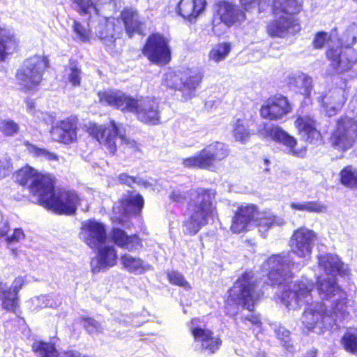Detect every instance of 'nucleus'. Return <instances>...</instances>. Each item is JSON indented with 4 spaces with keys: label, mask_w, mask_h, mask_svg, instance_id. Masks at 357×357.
<instances>
[{
    "label": "nucleus",
    "mask_w": 357,
    "mask_h": 357,
    "mask_svg": "<svg viewBox=\"0 0 357 357\" xmlns=\"http://www.w3.org/2000/svg\"><path fill=\"white\" fill-rule=\"evenodd\" d=\"M112 0H70L73 8L80 15H89L91 31L106 45H112L119 38L122 27L119 20L100 16L98 7Z\"/></svg>",
    "instance_id": "1"
},
{
    "label": "nucleus",
    "mask_w": 357,
    "mask_h": 357,
    "mask_svg": "<svg viewBox=\"0 0 357 357\" xmlns=\"http://www.w3.org/2000/svg\"><path fill=\"white\" fill-rule=\"evenodd\" d=\"M188 195L189 218L184 222L183 231L186 234H195L217 215L215 202L216 192L211 189L199 188L190 190Z\"/></svg>",
    "instance_id": "2"
},
{
    "label": "nucleus",
    "mask_w": 357,
    "mask_h": 357,
    "mask_svg": "<svg viewBox=\"0 0 357 357\" xmlns=\"http://www.w3.org/2000/svg\"><path fill=\"white\" fill-rule=\"evenodd\" d=\"M268 270L266 284L271 287H276L280 291L278 297L286 306L289 305L288 298L290 296V275L289 273V264L284 257L275 255L268 257L264 264Z\"/></svg>",
    "instance_id": "3"
},
{
    "label": "nucleus",
    "mask_w": 357,
    "mask_h": 357,
    "mask_svg": "<svg viewBox=\"0 0 357 357\" xmlns=\"http://www.w3.org/2000/svg\"><path fill=\"white\" fill-rule=\"evenodd\" d=\"M251 222L259 227V232L264 233L275 223V217L270 211H259L253 204L241 206L233 218L231 230L234 233H241ZM262 236L264 237V234Z\"/></svg>",
    "instance_id": "4"
},
{
    "label": "nucleus",
    "mask_w": 357,
    "mask_h": 357,
    "mask_svg": "<svg viewBox=\"0 0 357 357\" xmlns=\"http://www.w3.org/2000/svg\"><path fill=\"white\" fill-rule=\"evenodd\" d=\"M202 79V74L197 71H168L164 76L163 82L167 87L180 91L182 100L188 101L196 96Z\"/></svg>",
    "instance_id": "5"
},
{
    "label": "nucleus",
    "mask_w": 357,
    "mask_h": 357,
    "mask_svg": "<svg viewBox=\"0 0 357 357\" xmlns=\"http://www.w3.org/2000/svg\"><path fill=\"white\" fill-rule=\"evenodd\" d=\"M48 66L49 61L46 56L34 55L26 59L16 74L19 84L27 90L36 89Z\"/></svg>",
    "instance_id": "6"
},
{
    "label": "nucleus",
    "mask_w": 357,
    "mask_h": 357,
    "mask_svg": "<svg viewBox=\"0 0 357 357\" xmlns=\"http://www.w3.org/2000/svg\"><path fill=\"white\" fill-rule=\"evenodd\" d=\"M15 179L20 185H27L38 203L47 190H50L52 188V180L50 176L39 172L29 165L19 169L15 174Z\"/></svg>",
    "instance_id": "7"
},
{
    "label": "nucleus",
    "mask_w": 357,
    "mask_h": 357,
    "mask_svg": "<svg viewBox=\"0 0 357 357\" xmlns=\"http://www.w3.org/2000/svg\"><path fill=\"white\" fill-rule=\"evenodd\" d=\"M228 155V146L216 141L206 145L197 155L183 159V165L188 168L209 169L215 162L222 160Z\"/></svg>",
    "instance_id": "8"
},
{
    "label": "nucleus",
    "mask_w": 357,
    "mask_h": 357,
    "mask_svg": "<svg viewBox=\"0 0 357 357\" xmlns=\"http://www.w3.org/2000/svg\"><path fill=\"white\" fill-rule=\"evenodd\" d=\"M214 9L212 29L218 36L222 34L226 27L240 23L245 18V13L238 7L227 1H219Z\"/></svg>",
    "instance_id": "9"
},
{
    "label": "nucleus",
    "mask_w": 357,
    "mask_h": 357,
    "mask_svg": "<svg viewBox=\"0 0 357 357\" xmlns=\"http://www.w3.org/2000/svg\"><path fill=\"white\" fill-rule=\"evenodd\" d=\"M79 199L75 192L62 191L55 193L54 185L40 198L39 204L58 213L73 214Z\"/></svg>",
    "instance_id": "10"
},
{
    "label": "nucleus",
    "mask_w": 357,
    "mask_h": 357,
    "mask_svg": "<svg viewBox=\"0 0 357 357\" xmlns=\"http://www.w3.org/2000/svg\"><path fill=\"white\" fill-rule=\"evenodd\" d=\"M252 275L248 272H244L238 278L234 287L237 284L239 292L236 297L233 296L231 292L229 294V298L233 302H237L241 304L250 312H253L255 306L258 301L262 297L263 292L256 289L257 284L252 280Z\"/></svg>",
    "instance_id": "11"
},
{
    "label": "nucleus",
    "mask_w": 357,
    "mask_h": 357,
    "mask_svg": "<svg viewBox=\"0 0 357 357\" xmlns=\"http://www.w3.org/2000/svg\"><path fill=\"white\" fill-rule=\"evenodd\" d=\"M356 138L357 122L346 116L337 120L336 128L331 137V143L335 149L344 152L354 146Z\"/></svg>",
    "instance_id": "12"
},
{
    "label": "nucleus",
    "mask_w": 357,
    "mask_h": 357,
    "mask_svg": "<svg viewBox=\"0 0 357 357\" xmlns=\"http://www.w3.org/2000/svg\"><path fill=\"white\" fill-rule=\"evenodd\" d=\"M88 130L90 135L99 142L107 153L112 155L115 154L122 132L114 121H112L108 126L91 125Z\"/></svg>",
    "instance_id": "13"
},
{
    "label": "nucleus",
    "mask_w": 357,
    "mask_h": 357,
    "mask_svg": "<svg viewBox=\"0 0 357 357\" xmlns=\"http://www.w3.org/2000/svg\"><path fill=\"white\" fill-rule=\"evenodd\" d=\"M144 206V199L137 193L124 195L113 206L112 220L124 225L126 218L130 215L139 213Z\"/></svg>",
    "instance_id": "14"
},
{
    "label": "nucleus",
    "mask_w": 357,
    "mask_h": 357,
    "mask_svg": "<svg viewBox=\"0 0 357 357\" xmlns=\"http://www.w3.org/2000/svg\"><path fill=\"white\" fill-rule=\"evenodd\" d=\"M143 52L149 61L160 66H165L171 60L169 41L160 34H153L149 37Z\"/></svg>",
    "instance_id": "15"
},
{
    "label": "nucleus",
    "mask_w": 357,
    "mask_h": 357,
    "mask_svg": "<svg viewBox=\"0 0 357 357\" xmlns=\"http://www.w3.org/2000/svg\"><path fill=\"white\" fill-rule=\"evenodd\" d=\"M274 20L268 26L271 36L283 37L290 27V0H273Z\"/></svg>",
    "instance_id": "16"
},
{
    "label": "nucleus",
    "mask_w": 357,
    "mask_h": 357,
    "mask_svg": "<svg viewBox=\"0 0 357 357\" xmlns=\"http://www.w3.org/2000/svg\"><path fill=\"white\" fill-rule=\"evenodd\" d=\"M26 283V276L15 277L10 287L0 281V306L7 312L16 314L20 308V291Z\"/></svg>",
    "instance_id": "17"
},
{
    "label": "nucleus",
    "mask_w": 357,
    "mask_h": 357,
    "mask_svg": "<svg viewBox=\"0 0 357 357\" xmlns=\"http://www.w3.org/2000/svg\"><path fill=\"white\" fill-rule=\"evenodd\" d=\"M133 105L130 112L134 113L139 121L150 126L160 123V110L157 99L150 97L135 99Z\"/></svg>",
    "instance_id": "18"
},
{
    "label": "nucleus",
    "mask_w": 357,
    "mask_h": 357,
    "mask_svg": "<svg viewBox=\"0 0 357 357\" xmlns=\"http://www.w3.org/2000/svg\"><path fill=\"white\" fill-rule=\"evenodd\" d=\"M98 96L100 103L120 109L129 112L133 108L135 98L116 89L100 91Z\"/></svg>",
    "instance_id": "19"
},
{
    "label": "nucleus",
    "mask_w": 357,
    "mask_h": 357,
    "mask_svg": "<svg viewBox=\"0 0 357 357\" xmlns=\"http://www.w3.org/2000/svg\"><path fill=\"white\" fill-rule=\"evenodd\" d=\"M80 238L89 245H101L106 242L107 235L103 223L96 220L82 222Z\"/></svg>",
    "instance_id": "20"
},
{
    "label": "nucleus",
    "mask_w": 357,
    "mask_h": 357,
    "mask_svg": "<svg viewBox=\"0 0 357 357\" xmlns=\"http://www.w3.org/2000/svg\"><path fill=\"white\" fill-rule=\"evenodd\" d=\"M327 57L331 61V65L337 73H343L350 70L357 61V56L352 49L344 51L340 47L329 49Z\"/></svg>",
    "instance_id": "21"
},
{
    "label": "nucleus",
    "mask_w": 357,
    "mask_h": 357,
    "mask_svg": "<svg viewBox=\"0 0 357 357\" xmlns=\"http://www.w3.org/2000/svg\"><path fill=\"white\" fill-rule=\"evenodd\" d=\"M95 256L90 261L91 271L96 274L109 269L117 263V253L114 247H96Z\"/></svg>",
    "instance_id": "22"
},
{
    "label": "nucleus",
    "mask_w": 357,
    "mask_h": 357,
    "mask_svg": "<svg viewBox=\"0 0 357 357\" xmlns=\"http://www.w3.org/2000/svg\"><path fill=\"white\" fill-rule=\"evenodd\" d=\"M288 112V100L282 96H275L266 100L260 110L261 116L270 120L280 119Z\"/></svg>",
    "instance_id": "23"
},
{
    "label": "nucleus",
    "mask_w": 357,
    "mask_h": 357,
    "mask_svg": "<svg viewBox=\"0 0 357 357\" xmlns=\"http://www.w3.org/2000/svg\"><path fill=\"white\" fill-rule=\"evenodd\" d=\"M190 333L195 340L200 342L201 349L209 354H215L222 346V341L220 336L206 328L192 327Z\"/></svg>",
    "instance_id": "24"
},
{
    "label": "nucleus",
    "mask_w": 357,
    "mask_h": 357,
    "mask_svg": "<svg viewBox=\"0 0 357 357\" xmlns=\"http://www.w3.org/2000/svg\"><path fill=\"white\" fill-rule=\"evenodd\" d=\"M312 90V79L310 77L301 73H297L291 77V91L296 96L304 98V103L311 102L310 94Z\"/></svg>",
    "instance_id": "25"
},
{
    "label": "nucleus",
    "mask_w": 357,
    "mask_h": 357,
    "mask_svg": "<svg viewBox=\"0 0 357 357\" xmlns=\"http://www.w3.org/2000/svg\"><path fill=\"white\" fill-rule=\"evenodd\" d=\"M295 126L300 135L310 143L321 139V134L316 128V122L310 116H299L295 121Z\"/></svg>",
    "instance_id": "26"
},
{
    "label": "nucleus",
    "mask_w": 357,
    "mask_h": 357,
    "mask_svg": "<svg viewBox=\"0 0 357 357\" xmlns=\"http://www.w3.org/2000/svg\"><path fill=\"white\" fill-rule=\"evenodd\" d=\"M206 4V0H180L178 13L183 18L192 21L204 10Z\"/></svg>",
    "instance_id": "27"
},
{
    "label": "nucleus",
    "mask_w": 357,
    "mask_h": 357,
    "mask_svg": "<svg viewBox=\"0 0 357 357\" xmlns=\"http://www.w3.org/2000/svg\"><path fill=\"white\" fill-rule=\"evenodd\" d=\"M318 264L325 271L331 275L344 276L347 274V269L338 257L332 254H323L318 256Z\"/></svg>",
    "instance_id": "28"
},
{
    "label": "nucleus",
    "mask_w": 357,
    "mask_h": 357,
    "mask_svg": "<svg viewBox=\"0 0 357 357\" xmlns=\"http://www.w3.org/2000/svg\"><path fill=\"white\" fill-rule=\"evenodd\" d=\"M344 93V90L338 89L323 98V105L328 116H335L342 108L347 100Z\"/></svg>",
    "instance_id": "29"
},
{
    "label": "nucleus",
    "mask_w": 357,
    "mask_h": 357,
    "mask_svg": "<svg viewBox=\"0 0 357 357\" xmlns=\"http://www.w3.org/2000/svg\"><path fill=\"white\" fill-rule=\"evenodd\" d=\"M121 261L124 269L135 274H144L153 269L151 265L144 263L140 258L133 257L127 254L121 256Z\"/></svg>",
    "instance_id": "30"
},
{
    "label": "nucleus",
    "mask_w": 357,
    "mask_h": 357,
    "mask_svg": "<svg viewBox=\"0 0 357 357\" xmlns=\"http://www.w3.org/2000/svg\"><path fill=\"white\" fill-rule=\"evenodd\" d=\"M121 19L124 24L126 31L129 37H132L134 33L139 32L141 22L136 10L132 8L124 9L121 13Z\"/></svg>",
    "instance_id": "31"
},
{
    "label": "nucleus",
    "mask_w": 357,
    "mask_h": 357,
    "mask_svg": "<svg viewBox=\"0 0 357 357\" xmlns=\"http://www.w3.org/2000/svg\"><path fill=\"white\" fill-rule=\"evenodd\" d=\"M18 40L13 31L0 28V61H3L6 56L16 48Z\"/></svg>",
    "instance_id": "32"
},
{
    "label": "nucleus",
    "mask_w": 357,
    "mask_h": 357,
    "mask_svg": "<svg viewBox=\"0 0 357 357\" xmlns=\"http://www.w3.org/2000/svg\"><path fill=\"white\" fill-rule=\"evenodd\" d=\"M31 351L37 357H59L61 354L54 343L41 340L33 342Z\"/></svg>",
    "instance_id": "33"
},
{
    "label": "nucleus",
    "mask_w": 357,
    "mask_h": 357,
    "mask_svg": "<svg viewBox=\"0 0 357 357\" xmlns=\"http://www.w3.org/2000/svg\"><path fill=\"white\" fill-rule=\"evenodd\" d=\"M316 287L319 294L324 295L326 298L334 296L336 294L342 291L335 278L325 279L317 278Z\"/></svg>",
    "instance_id": "34"
},
{
    "label": "nucleus",
    "mask_w": 357,
    "mask_h": 357,
    "mask_svg": "<svg viewBox=\"0 0 357 357\" xmlns=\"http://www.w3.org/2000/svg\"><path fill=\"white\" fill-rule=\"evenodd\" d=\"M10 226L8 221L6 219H1L0 221V239L7 243H17L21 239L24 238V234L21 229H15L12 235H8Z\"/></svg>",
    "instance_id": "35"
},
{
    "label": "nucleus",
    "mask_w": 357,
    "mask_h": 357,
    "mask_svg": "<svg viewBox=\"0 0 357 357\" xmlns=\"http://www.w3.org/2000/svg\"><path fill=\"white\" fill-rule=\"evenodd\" d=\"M231 50L229 43H220L214 45L208 53V59L215 63L225 60Z\"/></svg>",
    "instance_id": "36"
},
{
    "label": "nucleus",
    "mask_w": 357,
    "mask_h": 357,
    "mask_svg": "<svg viewBox=\"0 0 357 357\" xmlns=\"http://www.w3.org/2000/svg\"><path fill=\"white\" fill-rule=\"evenodd\" d=\"M109 236L117 245L138 243V238L136 236H128L123 230L119 228H113Z\"/></svg>",
    "instance_id": "37"
},
{
    "label": "nucleus",
    "mask_w": 357,
    "mask_h": 357,
    "mask_svg": "<svg viewBox=\"0 0 357 357\" xmlns=\"http://www.w3.org/2000/svg\"><path fill=\"white\" fill-rule=\"evenodd\" d=\"M340 181L342 185L357 190V169L352 166L345 167L340 172Z\"/></svg>",
    "instance_id": "38"
},
{
    "label": "nucleus",
    "mask_w": 357,
    "mask_h": 357,
    "mask_svg": "<svg viewBox=\"0 0 357 357\" xmlns=\"http://www.w3.org/2000/svg\"><path fill=\"white\" fill-rule=\"evenodd\" d=\"M248 123L245 119H237L233 126V134L236 139L245 143L250 137Z\"/></svg>",
    "instance_id": "39"
},
{
    "label": "nucleus",
    "mask_w": 357,
    "mask_h": 357,
    "mask_svg": "<svg viewBox=\"0 0 357 357\" xmlns=\"http://www.w3.org/2000/svg\"><path fill=\"white\" fill-rule=\"evenodd\" d=\"M24 146H26V149L29 153L31 154L34 157L49 161H57L59 160V157L56 154L53 152H50L45 149L37 147L28 142L24 143Z\"/></svg>",
    "instance_id": "40"
},
{
    "label": "nucleus",
    "mask_w": 357,
    "mask_h": 357,
    "mask_svg": "<svg viewBox=\"0 0 357 357\" xmlns=\"http://www.w3.org/2000/svg\"><path fill=\"white\" fill-rule=\"evenodd\" d=\"M293 237L297 245H310L316 239V234L312 230L300 228L294 233Z\"/></svg>",
    "instance_id": "41"
},
{
    "label": "nucleus",
    "mask_w": 357,
    "mask_h": 357,
    "mask_svg": "<svg viewBox=\"0 0 357 357\" xmlns=\"http://www.w3.org/2000/svg\"><path fill=\"white\" fill-rule=\"evenodd\" d=\"M51 137L52 139L56 142L69 144L75 141L77 132H68V131L66 132L63 129L54 126L51 130Z\"/></svg>",
    "instance_id": "42"
},
{
    "label": "nucleus",
    "mask_w": 357,
    "mask_h": 357,
    "mask_svg": "<svg viewBox=\"0 0 357 357\" xmlns=\"http://www.w3.org/2000/svg\"><path fill=\"white\" fill-rule=\"evenodd\" d=\"M291 208L299 211L317 213H326L327 211V206L319 202H305L299 204H291Z\"/></svg>",
    "instance_id": "43"
},
{
    "label": "nucleus",
    "mask_w": 357,
    "mask_h": 357,
    "mask_svg": "<svg viewBox=\"0 0 357 357\" xmlns=\"http://www.w3.org/2000/svg\"><path fill=\"white\" fill-rule=\"evenodd\" d=\"M344 349L351 354H357V333L346 332L340 340Z\"/></svg>",
    "instance_id": "44"
},
{
    "label": "nucleus",
    "mask_w": 357,
    "mask_h": 357,
    "mask_svg": "<svg viewBox=\"0 0 357 357\" xmlns=\"http://www.w3.org/2000/svg\"><path fill=\"white\" fill-rule=\"evenodd\" d=\"M79 321L89 335L102 332L101 324L92 317L82 316L79 319Z\"/></svg>",
    "instance_id": "45"
},
{
    "label": "nucleus",
    "mask_w": 357,
    "mask_h": 357,
    "mask_svg": "<svg viewBox=\"0 0 357 357\" xmlns=\"http://www.w3.org/2000/svg\"><path fill=\"white\" fill-rule=\"evenodd\" d=\"M320 312L317 310L306 308L303 313V322L305 328L312 330L316 327L320 318Z\"/></svg>",
    "instance_id": "46"
},
{
    "label": "nucleus",
    "mask_w": 357,
    "mask_h": 357,
    "mask_svg": "<svg viewBox=\"0 0 357 357\" xmlns=\"http://www.w3.org/2000/svg\"><path fill=\"white\" fill-rule=\"evenodd\" d=\"M167 278L169 282L175 286L183 288L184 289L189 290L191 286L189 282L185 280L183 275L177 271H168L166 273Z\"/></svg>",
    "instance_id": "47"
},
{
    "label": "nucleus",
    "mask_w": 357,
    "mask_h": 357,
    "mask_svg": "<svg viewBox=\"0 0 357 357\" xmlns=\"http://www.w3.org/2000/svg\"><path fill=\"white\" fill-rule=\"evenodd\" d=\"M341 43L347 47H350L357 42V24H350L344 31L340 38Z\"/></svg>",
    "instance_id": "48"
},
{
    "label": "nucleus",
    "mask_w": 357,
    "mask_h": 357,
    "mask_svg": "<svg viewBox=\"0 0 357 357\" xmlns=\"http://www.w3.org/2000/svg\"><path fill=\"white\" fill-rule=\"evenodd\" d=\"M73 29V32L76 35V37L83 42L89 40L91 34L93 33V31H91V27L89 26V22L87 23L86 28L81 22H77V20H74Z\"/></svg>",
    "instance_id": "49"
},
{
    "label": "nucleus",
    "mask_w": 357,
    "mask_h": 357,
    "mask_svg": "<svg viewBox=\"0 0 357 357\" xmlns=\"http://www.w3.org/2000/svg\"><path fill=\"white\" fill-rule=\"evenodd\" d=\"M19 130L18 124L11 119H3L0 121V131L6 136H13Z\"/></svg>",
    "instance_id": "50"
},
{
    "label": "nucleus",
    "mask_w": 357,
    "mask_h": 357,
    "mask_svg": "<svg viewBox=\"0 0 357 357\" xmlns=\"http://www.w3.org/2000/svg\"><path fill=\"white\" fill-rule=\"evenodd\" d=\"M271 138L287 146H289L290 144V137L289 134L278 126L273 127V131Z\"/></svg>",
    "instance_id": "51"
},
{
    "label": "nucleus",
    "mask_w": 357,
    "mask_h": 357,
    "mask_svg": "<svg viewBox=\"0 0 357 357\" xmlns=\"http://www.w3.org/2000/svg\"><path fill=\"white\" fill-rule=\"evenodd\" d=\"M67 71L68 74V80L72 85L74 86H79L81 81V70L75 65L70 64Z\"/></svg>",
    "instance_id": "52"
},
{
    "label": "nucleus",
    "mask_w": 357,
    "mask_h": 357,
    "mask_svg": "<svg viewBox=\"0 0 357 357\" xmlns=\"http://www.w3.org/2000/svg\"><path fill=\"white\" fill-rule=\"evenodd\" d=\"M186 194L187 192L183 188L179 186L172 190L169 195V198L175 202L182 203L186 199Z\"/></svg>",
    "instance_id": "53"
},
{
    "label": "nucleus",
    "mask_w": 357,
    "mask_h": 357,
    "mask_svg": "<svg viewBox=\"0 0 357 357\" xmlns=\"http://www.w3.org/2000/svg\"><path fill=\"white\" fill-rule=\"evenodd\" d=\"M56 127L63 129L68 132H77V121L74 118H69L59 122Z\"/></svg>",
    "instance_id": "54"
},
{
    "label": "nucleus",
    "mask_w": 357,
    "mask_h": 357,
    "mask_svg": "<svg viewBox=\"0 0 357 357\" xmlns=\"http://www.w3.org/2000/svg\"><path fill=\"white\" fill-rule=\"evenodd\" d=\"M273 127L267 125L265 123H261L258 125L257 133L263 138H271L273 131Z\"/></svg>",
    "instance_id": "55"
},
{
    "label": "nucleus",
    "mask_w": 357,
    "mask_h": 357,
    "mask_svg": "<svg viewBox=\"0 0 357 357\" xmlns=\"http://www.w3.org/2000/svg\"><path fill=\"white\" fill-rule=\"evenodd\" d=\"M241 4L245 10H249L254 8L257 3L259 6V10L264 6L267 4V0H239Z\"/></svg>",
    "instance_id": "56"
},
{
    "label": "nucleus",
    "mask_w": 357,
    "mask_h": 357,
    "mask_svg": "<svg viewBox=\"0 0 357 357\" xmlns=\"http://www.w3.org/2000/svg\"><path fill=\"white\" fill-rule=\"evenodd\" d=\"M296 139L291 136V153L294 155L303 158L306 153V147L301 145V147H297Z\"/></svg>",
    "instance_id": "57"
},
{
    "label": "nucleus",
    "mask_w": 357,
    "mask_h": 357,
    "mask_svg": "<svg viewBox=\"0 0 357 357\" xmlns=\"http://www.w3.org/2000/svg\"><path fill=\"white\" fill-rule=\"evenodd\" d=\"M327 40V33L324 31L319 32L316 34L313 40V45L315 48H321L324 47Z\"/></svg>",
    "instance_id": "58"
},
{
    "label": "nucleus",
    "mask_w": 357,
    "mask_h": 357,
    "mask_svg": "<svg viewBox=\"0 0 357 357\" xmlns=\"http://www.w3.org/2000/svg\"><path fill=\"white\" fill-rule=\"evenodd\" d=\"M38 116L36 118L38 121H43L45 124H52L54 122V116L48 113L38 111Z\"/></svg>",
    "instance_id": "59"
},
{
    "label": "nucleus",
    "mask_w": 357,
    "mask_h": 357,
    "mask_svg": "<svg viewBox=\"0 0 357 357\" xmlns=\"http://www.w3.org/2000/svg\"><path fill=\"white\" fill-rule=\"evenodd\" d=\"M242 321L245 322L247 321H250L252 325H255L257 327H260L261 326V321L260 317L258 314H252L250 316H245L242 317Z\"/></svg>",
    "instance_id": "60"
},
{
    "label": "nucleus",
    "mask_w": 357,
    "mask_h": 357,
    "mask_svg": "<svg viewBox=\"0 0 357 357\" xmlns=\"http://www.w3.org/2000/svg\"><path fill=\"white\" fill-rule=\"evenodd\" d=\"M119 181L121 183L126 184L128 186H131L132 184L136 183V178L133 176H130L126 174H121L119 176Z\"/></svg>",
    "instance_id": "61"
},
{
    "label": "nucleus",
    "mask_w": 357,
    "mask_h": 357,
    "mask_svg": "<svg viewBox=\"0 0 357 357\" xmlns=\"http://www.w3.org/2000/svg\"><path fill=\"white\" fill-rule=\"evenodd\" d=\"M120 141L123 144H125L128 148L137 147L136 142L130 138H128L125 135L123 134V132H121V135H120Z\"/></svg>",
    "instance_id": "62"
},
{
    "label": "nucleus",
    "mask_w": 357,
    "mask_h": 357,
    "mask_svg": "<svg viewBox=\"0 0 357 357\" xmlns=\"http://www.w3.org/2000/svg\"><path fill=\"white\" fill-rule=\"evenodd\" d=\"M303 8V0H291V15L299 13Z\"/></svg>",
    "instance_id": "63"
},
{
    "label": "nucleus",
    "mask_w": 357,
    "mask_h": 357,
    "mask_svg": "<svg viewBox=\"0 0 357 357\" xmlns=\"http://www.w3.org/2000/svg\"><path fill=\"white\" fill-rule=\"evenodd\" d=\"M26 107L28 112L31 114L35 118L38 116V112L39 110H36V104L34 101L31 100H26Z\"/></svg>",
    "instance_id": "64"
}]
</instances>
